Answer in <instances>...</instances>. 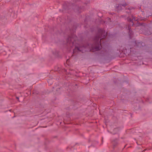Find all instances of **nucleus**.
<instances>
[{"label":"nucleus","instance_id":"nucleus-1","mask_svg":"<svg viewBox=\"0 0 152 152\" xmlns=\"http://www.w3.org/2000/svg\"><path fill=\"white\" fill-rule=\"evenodd\" d=\"M107 35V33L104 30H100L99 32V36H98L97 37H96V40H98L100 38H102V39L103 38L105 37Z\"/></svg>","mask_w":152,"mask_h":152},{"label":"nucleus","instance_id":"nucleus-2","mask_svg":"<svg viewBox=\"0 0 152 152\" xmlns=\"http://www.w3.org/2000/svg\"><path fill=\"white\" fill-rule=\"evenodd\" d=\"M76 50H78L83 52L84 51H86V48L84 47H76L75 48V50H73V52L74 53L75 51Z\"/></svg>","mask_w":152,"mask_h":152},{"label":"nucleus","instance_id":"nucleus-3","mask_svg":"<svg viewBox=\"0 0 152 152\" xmlns=\"http://www.w3.org/2000/svg\"><path fill=\"white\" fill-rule=\"evenodd\" d=\"M101 45H99L98 47L96 46L94 48L96 50H99L101 49Z\"/></svg>","mask_w":152,"mask_h":152},{"label":"nucleus","instance_id":"nucleus-4","mask_svg":"<svg viewBox=\"0 0 152 152\" xmlns=\"http://www.w3.org/2000/svg\"><path fill=\"white\" fill-rule=\"evenodd\" d=\"M122 5V6H123L124 7L125 6V5Z\"/></svg>","mask_w":152,"mask_h":152},{"label":"nucleus","instance_id":"nucleus-5","mask_svg":"<svg viewBox=\"0 0 152 152\" xmlns=\"http://www.w3.org/2000/svg\"><path fill=\"white\" fill-rule=\"evenodd\" d=\"M17 99H19V98H18V97H17Z\"/></svg>","mask_w":152,"mask_h":152},{"label":"nucleus","instance_id":"nucleus-6","mask_svg":"<svg viewBox=\"0 0 152 152\" xmlns=\"http://www.w3.org/2000/svg\"><path fill=\"white\" fill-rule=\"evenodd\" d=\"M71 40L72 41V38Z\"/></svg>","mask_w":152,"mask_h":152}]
</instances>
